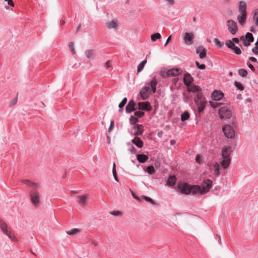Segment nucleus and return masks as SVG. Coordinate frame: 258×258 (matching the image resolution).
Masks as SVG:
<instances>
[{
    "instance_id": "nucleus-12",
    "label": "nucleus",
    "mask_w": 258,
    "mask_h": 258,
    "mask_svg": "<svg viewBox=\"0 0 258 258\" xmlns=\"http://www.w3.org/2000/svg\"><path fill=\"white\" fill-rule=\"evenodd\" d=\"M168 71L169 77L178 76L183 73L182 69L180 68H172Z\"/></svg>"
},
{
    "instance_id": "nucleus-44",
    "label": "nucleus",
    "mask_w": 258,
    "mask_h": 258,
    "mask_svg": "<svg viewBox=\"0 0 258 258\" xmlns=\"http://www.w3.org/2000/svg\"><path fill=\"white\" fill-rule=\"evenodd\" d=\"M69 48H70L71 51L72 52V54H75L76 53V51H75V48H74V42H70L69 44Z\"/></svg>"
},
{
    "instance_id": "nucleus-23",
    "label": "nucleus",
    "mask_w": 258,
    "mask_h": 258,
    "mask_svg": "<svg viewBox=\"0 0 258 258\" xmlns=\"http://www.w3.org/2000/svg\"><path fill=\"white\" fill-rule=\"evenodd\" d=\"M188 87V91L189 92H199L201 91V89L200 87L196 86L195 85H190L189 86H187Z\"/></svg>"
},
{
    "instance_id": "nucleus-40",
    "label": "nucleus",
    "mask_w": 258,
    "mask_h": 258,
    "mask_svg": "<svg viewBox=\"0 0 258 258\" xmlns=\"http://www.w3.org/2000/svg\"><path fill=\"white\" fill-rule=\"evenodd\" d=\"M245 40H248L249 42L253 41V37L252 34L250 33H247L245 36Z\"/></svg>"
},
{
    "instance_id": "nucleus-55",
    "label": "nucleus",
    "mask_w": 258,
    "mask_h": 258,
    "mask_svg": "<svg viewBox=\"0 0 258 258\" xmlns=\"http://www.w3.org/2000/svg\"><path fill=\"white\" fill-rule=\"evenodd\" d=\"M240 39H241V40H243V44H244V46H248L249 45H250V42H249V41H248V40H246L244 39L243 37H242H242L240 38Z\"/></svg>"
},
{
    "instance_id": "nucleus-47",
    "label": "nucleus",
    "mask_w": 258,
    "mask_h": 258,
    "mask_svg": "<svg viewBox=\"0 0 258 258\" xmlns=\"http://www.w3.org/2000/svg\"><path fill=\"white\" fill-rule=\"evenodd\" d=\"M104 67L106 69H109L111 68V67H112V61H111V60H108V61H107L105 63V64L104 65Z\"/></svg>"
},
{
    "instance_id": "nucleus-46",
    "label": "nucleus",
    "mask_w": 258,
    "mask_h": 258,
    "mask_svg": "<svg viewBox=\"0 0 258 258\" xmlns=\"http://www.w3.org/2000/svg\"><path fill=\"white\" fill-rule=\"evenodd\" d=\"M130 120L131 123H132V124H135V123L138 121V118H137V117L135 116V115L132 116L131 117Z\"/></svg>"
},
{
    "instance_id": "nucleus-17",
    "label": "nucleus",
    "mask_w": 258,
    "mask_h": 258,
    "mask_svg": "<svg viewBox=\"0 0 258 258\" xmlns=\"http://www.w3.org/2000/svg\"><path fill=\"white\" fill-rule=\"evenodd\" d=\"M206 101L205 100H200L199 101L198 100H196V103L198 107V111L201 112L205 108Z\"/></svg>"
},
{
    "instance_id": "nucleus-43",
    "label": "nucleus",
    "mask_w": 258,
    "mask_h": 258,
    "mask_svg": "<svg viewBox=\"0 0 258 258\" xmlns=\"http://www.w3.org/2000/svg\"><path fill=\"white\" fill-rule=\"evenodd\" d=\"M147 171L150 174H153L155 172V170L153 166H149L147 168Z\"/></svg>"
},
{
    "instance_id": "nucleus-22",
    "label": "nucleus",
    "mask_w": 258,
    "mask_h": 258,
    "mask_svg": "<svg viewBox=\"0 0 258 258\" xmlns=\"http://www.w3.org/2000/svg\"><path fill=\"white\" fill-rule=\"evenodd\" d=\"M148 156L146 155L141 154L137 155V159L140 163H145L148 159Z\"/></svg>"
},
{
    "instance_id": "nucleus-37",
    "label": "nucleus",
    "mask_w": 258,
    "mask_h": 258,
    "mask_svg": "<svg viewBox=\"0 0 258 258\" xmlns=\"http://www.w3.org/2000/svg\"><path fill=\"white\" fill-rule=\"evenodd\" d=\"M112 173H113V175L114 178V179L116 181H118V178L117 176V173H116V166H115V164L114 162L113 164Z\"/></svg>"
},
{
    "instance_id": "nucleus-35",
    "label": "nucleus",
    "mask_w": 258,
    "mask_h": 258,
    "mask_svg": "<svg viewBox=\"0 0 258 258\" xmlns=\"http://www.w3.org/2000/svg\"><path fill=\"white\" fill-rule=\"evenodd\" d=\"M10 239H11L13 241H14L15 242H18V239L17 238V237L14 235L13 234L11 231H10L9 233H8L6 234Z\"/></svg>"
},
{
    "instance_id": "nucleus-63",
    "label": "nucleus",
    "mask_w": 258,
    "mask_h": 258,
    "mask_svg": "<svg viewBox=\"0 0 258 258\" xmlns=\"http://www.w3.org/2000/svg\"><path fill=\"white\" fill-rule=\"evenodd\" d=\"M166 1L171 6H173L174 4V0H166Z\"/></svg>"
},
{
    "instance_id": "nucleus-4",
    "label": "nucleus",
    "mask_w": 258,
    "mask_h": 258,
    "mask_svg": "<svg viewBox=\"0 0 258 258\" xmlns=\"http://www.w3.org/2000/svg\"><path fill=\"white\" fill-rule=\"evenodd\" d=\"M212 186V181L211 180L207 179L204 180L201 184V186H199V191H198V194H203L207 193L209 191Z\"/></svg>"
},
{
    "instance_id": "nucleus-50",
    "label": "nucleus",
    "mask_w": 258,
    "mask_h": 258,
    "mask_svg": "<svg viewBox=\"0 0 258 258\" xmlns=\"http://www.w3.org/2000/svg\"><path fill=\"white\" fill-rule=\"evenodd\" d=\"M196 65L200 70H204L206 68L204 64H201L198 61H196Z\"/></svg>"
},
{
    "instance_id": "nucleus-16",
    "label": "nucleus",
    "mask_w": 258,
    "mask_h": 258,
    "mask_svg": "<svg viewBox=\"0 0 258 258\" xmlns=\"http://www.w3.org/2000/svg\"><path fill=\"white\" fill-rule=\"evenodd\" d=\"M193 81V78L189 73H186V74H185L183 78V82L186 85V86H189L192 83Z\"/></svg>"
},
{
    "instance_id": "nucleus-20",
    "label": "nucleus",
    "mask_w": 258,
    "mask_h": 258,
    "mask_svg": "<svg viewBox=\"0 0 258 258\" xmlns=\"http://www.w3.org/2000/svg\"><path fill=\"white\" fill-rule=\"evenodd\" d=\"M246 4L243 1H240L239 4L238 11L239 13H246Z\"/></svg>"
},
{
    "instance_id": "nucleus-41",
    "label": "nucleus",
    "mask_w": 258,
    "mask_h": 258,
    "mask_svg": "<svg viewBox=\"0 0 258 258\" xmlns=\"http://www.w3.org/2000/svg\"><path fill=\"white\" fill-rule=\"evenodd\" d=\"M214 42L216 46L219 48H222L223 46V43L221 42L218 38H215L214 39Z\"/></svg>"
},
{
    "instance_id": "nucleus-27",
    "label": "nucleus",
    "mask_w": 258,
    "mask_h": 258,
    "mask_svg": "<svg viewBox=\"0 0 258 258\" xmlns=\"http://www.w3.org/2000/svg\"><path fill=\"white\" fill-rule=\"evenodd\" d=\"M0 228L6 235L10 232L8 230L7 224L3 221H0Z\"/></svg>"
},
{
    "instance_id": "nucleus-30",
    "label": "nucleus",
    "mask_w": 258,
    "mask_h": 258,
    "mask_svg": "<svg viewBox=\"0 0 258 258\" xmlns=\"http://www.w3.org/2000/svg\"><path fill=\"white\" fill-rule=\"evenodd\" d=\"M85 54L89 59H93L95 56L94 51L91 49L87 50L85 51Z\"/></svg>"
},
{
    "instance_id": "nucleus-1",
    "label": "nucleus",
    "mask_w": 258,
    "mask_h": 258,
    "mask_svg": "<svg viewBox=\"0 0 258 258\" xmlns=\"http://www.w3.org/2000/svg\"><path fill=\"white\" fill-rule=\"evenodd\" d=\"M230 147L229 146H224L221 151V156L222 159L220 164L224 169L227 168L230 163L231 159L230 158Z\"/></svg>"
},
{
    "instance_id": "nucleus-58",
    "label": "nucleus",
    "mask_w": 258,
    "mask_h": 258,
    "mask_svg": "<svg viewBox=\"0 0 258 258\" xmlns=\"http://www.w3.org/2000/svg\"><path fill=\"white\" fill-rule=\"evenodd\" d=\"M252 51L256 55L258 54V47L257 46L253 47L252 49Z\"/></svg>"
},
{
    "instance_id": "nucleus-32",
    "label": "nucleus",
    "mask_w": 258,
    "mask_h": 258,
    "mask_svg": "<svg viewBox=\"0 0 258 258\" xmlns=\"http://www.w3.org/2000/svg\"><path fill=\"white\" fill-rule=\"evenodd\" d=\"M189 118V113L185 111L181 115V120L182 121H184Z\"/></svg>"
},
{
    "instance_id": "nucleus-18",
    "label": "nucleus",
    "mask_w": 258,
    "mask_h": 258,
    "mask_svg": "<svg viewBox=\"0 0 258 258\" xmlns=\"http://www.w3.org/2000/svg\"><path fill=\"white\" fill-rule=\"evenodd\" d=\"M21 181L22 183L27 184L28 186L34 188V189L38 188L39 187V185L38 183L33 182L27 179H22L21 180Z\"/></svg>"
},
{
    "instance_id": "nucleus-29",
    "label": "nucleus",
    "mask_w": 258,
    "mask_h": 258,
    "mask_svg": "<svg viewBox=\"0 0 258 258\" xmlns=\"http://www.w3.org/2000/svg\"><path fill=\"white\" fill-rule=\"evenodd\" d=\"M213 168H214V172L215 174H216V176L217 177L219 176V175L220 174V165L218 163H215L213 165Z\"/></svg>"
},
{
    "instance_id": "nucleus-25",
    "label": "nucleus",
    "mask_w": 258,
    "mask_h": 258,
    "mask_svg": "<svg viewBox=\"0 0 258 258\" xmlns=\"http://www.w3.org/2000/svg\"><path fill=\"white\" fill-rule=\"evenodd\" d=\"M246 18V13H239L237 16V20L241 25H243Z\"/></svg>"
},
{
    "instance_id": "nucleus-59",
    "label": "nucleus",
    "mask_w": 258,
    "mask_h": 258,
    "mask_svg": "<svg viewBox=\"0 0 258 258\" xmlns=\"http://www.w3.org/2000/svg\"><path fill=\"white\" fill-rule=\"evenodd\" d=\"M6 2H8L9 5L14 7L15 6L14 3L13 2V0H5Z\"/></svg>"
},
{
    "instance_id": "nucleus-2",
    "label": "nucleus",
    "mask_w": 258,
    "mask_h": 258,
    "mask_svg": "<svg viewBox=\"0 0 258 258\" xmlns=\"http://www.w3.org/2000/svg\"><path fill=\"white\" fill-rule=\"evenodd\" d=\"M178 188L182 194L188 195L190 193L197 194L199 191L198 185L190 186L186 183H180L178 184Z\"/></svg>"
},
{
    "instance_id": "nucleus-38",
    "label": "nucleus",
    "mask_w": 258,
    "mask_h": 258,
    "mask_svg": "<svg viewBox=\"0 0 258 258\" xmlns=\"http://www.w3.org/2000/svg\"><path fill=\"white\" fill-rule=\"evenodd\" d=\"M238 74L242 77H245L247 75V72L245 69H241L238 71Z\"/></svg>"
},
{
    "instance_id": "nucleus-26",
    "label": "nucleus",
    "mask_w": 258,
    "mask_h": 258,
    "mask_svg": "<svg viewBox=\"0 0 258 258\" xmlns=\"http://www.w3.org/2000/svg\"><path fill=\"white\" fill-rule=\"evenodd\" d=\"M206 49L202 47H198L197 49V53H200L199 56L201 58H203L206 56Z\"/></svg>"
},
{
    "instance_id": "nucleus-48",
    "label": "nucleus",
    "mask_w": 258,
    "mask_h": 258,
    "mask_svg": "<svg viewBox=\"0 0 258 258\" xmlns=\"http://www.w3.org/2000/svg\"><path fill=\"white\" fill-rule=\"evenodd\" d=\"M253 19L255 21V24L258 26V9L255 11Z\"/></svg>"
},
{
    "instance_id": "nucleus-31",
    "label": "nucleus",
    "mask_w": 258,
    "mask_h": 258,
    "mask_svg": "<svg viewBox=\"0 0 258 258\" xmlns=\"http://www.w3.org/2000/svg\"><path fill=\"white\" fill-rule=\"evenodd\" d=\"M80 231V230L78 228H74L67 231L66 232L68 234L70 235H75L78 234Z\"/></svg>"
},
{
    "instance_id": "nucleus-15",
    "label": "nucleus",
    "mask_w": 258,
    "mask_h": 258,
    "mask_svg": "<svg viewBox=\"0 0 258 258\" xmlns=\"http://www.w3.org/2000/svg\"><path fill=\"white\" fill-rule=\"evenodd\" d=\"M224 94L220 91L215 90L212 94V98L214 100H220L223 98Z\"/></svg>"
},
{
    "instance_id": "nucleus-56",
    "label": "nucleus",
    "mask_w": 258,
    "mask_h": 258,
    "mask_svg": "<svg viewBox=\"0 0 258 258\" xmlns=\"http://www.w3.org/2000/svg\"><path fill=\"white\" fill-rule=\"evenodd\" d=\"M220 103L215 102H210L211 106L213 108H216L220 105Z\"/></svg>"
},
{
    "instance_id": "nucleus-24",
    "label": "nucleus",
    "mask_w": 258,
    "mask_h": 258,
    "mask_svg": "<svg viewBox=\"0 0 258 258\" xmlns=\"http://www.w3.org/2000/svg\"><path fill=\"white\" fill-rule=\"evenodd\" d=\"M176 178L174 175H171L169 177L167 181V185L169 186H172L175 185Z\"/></svg>"
},
{
    "instance_id": "nucleus-11",
    "label": "nucleus",
    "mask_w": 258,
    "mask_h": 258,
    "mask_svg": "<svg viewBox=\"0 0 258 258\" xmlns=\"http://www.w3.org/2000/svg\"><path fill=\"white\" fill-rule=\"evenodd\" d=\"M194 38V35L192 33L186 32L184 34L183 40L184 43L188 45H190L193 43V39Z\"/></svg>"
},
{
    "instance_id": "nucleus-42",
    "label": "nucleus",
    "mask_w": 258,
    "mask_h": 258,
    "mask_svg": "<svg viewBox=\"0 0 258 258\" xmlns=\"http://www.w3.org/2000/svg\"><path fill=\"white\" fill-rule=\"evenodd\" d=\"M127 102V98H124L122 101L119 104L118 107L119 108V111H122V108L123 107V106L125 105Z\"/></svg>"
},
{
    "instance_id": "nucleus-36",
    "label": "nucleus",
    "mask_w": 258,
    "mask_h": 258,
    "mask_svg": "<svg viewBox=\"0 0 258 258\" xmlns=\"http://www.w3.org/2000/svg\"><path fill=\"white\" fill-rule=\"evenodd\" d=\"M160 75H161L163 78H168V77H169L168 71V70H167V71H166V70H165V69L162 70L160 71Z\"/></svg>"
},
{
    "instance_id": "nucleus-61",
    "label": "nucleus",
    "mask_w": 258,
    "mask_h": 258,
    "mask_svg": "<svg viewBox=\"0 0 258 258\" xmlns=\"http://www.w3.org/2000/svg\"><path fill=\"white\" fill-rule=\"evenodd\" d=\"M171 35L169 36L168 37V38H167V40H166V43H165V45H164V46H166L168 44V43L169 42V41L171 40Z\"/></svg>"
},
{
    "instance_id": "nucleus-7",
    "label": "nucleus",
    "mask_w": 258,
    "mask_h": 258,
    "mask_svg": "<svg viewBox=\"0 0 258 258\" xmlns=\"http://www.w3.org/2000/svg\"><path fill=\"white\" fill-rule=\"evenodd\" d=\"M227 26L228 27L229 32L232 34H235L237 31V26L235 22L232 20L227 21Z\"/></svg>"
},
{
    "instance_id": "nucleus-28",
    "label": "nucleus",
    "mask_w": 258,
    "mask_h": 258,
    "mask_svg": "<svg viewBox=\"0 0 258 258\" xmlns=\"http://www.w3.org/2000/svg\"><path fill=\"white\" fill-rule=\"evenodd\" d=\"M157 84V81L155 78H154L150 82V86L151 87V91L153 93H155L156 91V85Z\"/></svg>"
},
{
    "instance_id": "nucleus-57",
    "label": "nucleus",
    "mask_w": 258,
    "mask_h": 258,
    "mask_svg": "<svg viewBox=\"0 0 258 258\" xmlns=\"http://www.w3.org/2000/svg\"><path fill=\"white\" fill-rule=\"evenodd\" d=\"M113 127H114V122L113 120H111L110 122V126L109 127V128H108V132L110 133L112 131V130H113Z\"/></svg>"
},
{
    "instance_id": "nucleus-45",
    "label": "nucleus",
    "mask_w": 258,
    "mask_h": 258,
    "mask_svg": "<svg viewBox=\"0 0 258 258\" xmlns=\"http://www.w3.org/2000/svg\"><path fill=\"white\" fill-rule=\"evenodd\" d=\"M142 198L145 200H146L147 202H149L151 203L152 205H155V202L150 198L146 197L145 196H142Z\"/></svg>"
},
{
    "instance_id": "nucleus-3",
    "label": "nucleus",
    "mask_w": 258,
    "mask_h": 258,
    "mask_svg": "<svg viewBox=\"0 0 258 258\" xmlns=\"http://www.w3.org/2000/svg\"><path fill=\"white\" fill-rule=\"evenodd\" d=\"M219 116L222 119H229L232 116V112L229 107L223 106L219 110Z\"/></svg>"
},
{
    "instance_id": "nucleus-14",
    "label": "nucleus",
    "mask_w": 258,
    "mask_h": 258,
    "mask_svg": "<svg viewBox=\"0 0 258 258\" xmlns=\"http://www.w3.org/2000/svg\"><path fill=\"white\" fill-rule=\"evenodd\" d=\"M135 105L136 103L135 101L133 100H130L125 107L126 112L130 113L132 111H135L136 110Z\"/></svg>"
},
{
    "instance_id": "nucleus-52",
    "label": "nucleus",
    "mask_w": 258,
    "mask_h": 258,
    "mask_svg": "<svg viewBox=\"0 0 258 258\" xmlns=\"http://www.w3.org/2000/svg\"><path fill=\"white\" fill-rule=\"evenodd\" d=\"M235 85L240 90H243L244 89L242 85L239 82H235Z\"/></svg>"
},
{
    "instance_id": "nucleus-5",
    "label": "nucleus",
    "mask_w": 258,
    "mask_h": 258,
    "mask_svg": "<svg viewBox=\"0 0 258 258\" xmlns=\"http://www.w3.org/2000/svg\"><path fill=\"white\" fill-rule=\"evenodd\" d=\"M30 199L32 203L35 207H38L40 205V195L36 190H32L30 191Z\"/></svg>"
},
{
    "instance_id": "nucleus-13",
    "label": "nucleus",
    "mask_w": 258,
    "mask_h": 258,
    "mask_svg": "<svg viewBox=\"0 0 258 258\" xmlns=\"http://www.w3.org/2000/svg\"><path fill=\"white\" fill-rule=\"evenodd\" d=\"M138 108L140 110L150 111L152 107L149 102H140L138 103Z\"/></svg>"
},
{
    "instance_id": "nucleus-39",
    "label": "nucleus",
    "mask_w": 258,
    "mask_h": 258,
    "mask_svg": "<svg viewBox=\"0 0 258 258\" xmlns=\"http://www.w3.org/2000/svg\"><path fill=\"white\" fill-rule=\"evenodd\" d=\"M226 45L231 49H233L234 47L235 46L233 42L231 40H227L225 42Z\"/></svg>"
},
{
    "instance_id": "nucleus-64",
    "label": "nucleus",
    "mask_w": 258,
    "mask_h": 258,
    "mask_svg": "<svg viewBox=\"0 0 258 258\" xmlns=\"http://www.w3.org/2000/svg\"><path fill=\"white\" fill-rule=\"evenodd\" d=\"M130 152L132 153H135V152H136V149L134 147V146H132V147L130 149Z\"/></svg>"
},
{
    "instance_id": "nucleus-6",
    "label": "nucleus",
    "mask_w": 258,
    "mask_h": 258,
    "mask_svg": "<svg viewBox=\"0 0 258 258\" xmlns=\"http://www.w3.org/2000/svg\"><path fill=\"white\" fill-rule=\"evenodd\" d=\"M222 131L227 138L232 139L234 137L235 132L233 128L230 125H224L222 126Z\"/></svg>"
},
{
    "instance_id": "nucleus-19",
    "label": "nucleus",
    "mask_w": 258,
    "mask_h": 258,
    "mask_svg": "<svg viewBox=\"0 0 258 258\" xmlns=\"http://www.w3.org/2000/svg\"><path fill=\"white\" fill-rule=\"evenodd\" d=\"M106 26L108 29H116L118 27V23L116 20H112L106 23Z\"/></svg>"
},
{
    "instance_id": "nucleus-53",
    "label": "nucleus",
    "mask_w": 258,
    "mask_h": 258,
    "mask_svg": "<svg viewBox=\"0 0 258 258\" xmlns=\"http://www.w3.org/2000/svg\"><path fill=\"white\" fill-rule=\"evenodd\" d=\"M232 50L237 54H240L241 53L240 49L236 46H235L234 47V48H233V49H232Z\"/></svg>"
},
{
    "instance_id": "nucleus-10",
    "label": "nucleus",
    "mask_w": 258,
    "mask_h": 258,
    "mask_svg": "<svg viewBox=\"0 0 258 258\" xmlns=\"http://www.w3.org/2000/svg\"><path fill=\"white\" fill-rule=\"evenodd\" d=\"M150 88L149 87H144L140 90V94L143 100L148 98L150 94Z\"/></svg>"
},
{
    "instance_id": "nucleus-34",
    "label": "nucleus",
    "mask_w": 258,
    "mask_h": 258,
    "mask_svg": "<svg viewBox=\"0 0 258 258\" xmlns=\"http://www.w3.org/2000/svg\"><path fill=\"white\" fill-rule=\"evenodd\" d=\"M147 63V60L145 59L143 60L138 66L137 72L139 73L143 69L145 65Z\"/></svg>"
},
{
    "instance_id": "nucleus-9",
    "label": "nucleus",
    "mask_w": 258,
    "mask_h": 258,
    "mask_svg": "<svg viewBox=\"0 0 258 258\" xmlns=\"http://www.w3.org/2000/svg\"><path fill=\"white\" fill-rule=\"evenodd\" d=\"M77 202L81 205L82 207H85L87 204L88 200V195L87 194H83L77 196Z\"/></svg>"
},
{
    "instance_id": "nucleus-62",
    "label": "nucleus",
    "mask_w": 258,
    "mask_h": 258,
    "mask_svg": "<svg viewBox=\"0 0 258 258\" xmlns=\"http://www.w3.org/2000/svg\"><path fill=\"white\" fill-rule=\"evenodd\" d=\"M248 67H249V69H250L252 72H254V71H255V69H254V68L253 67V66L251 64H250V63L248 64Z\"/></svg>"
},
{
    "instance_id": "nucleus-21",
    "label": "nucleus",
    "mask_w": 258,
    "mask_h": 258,
    "mask_svg": "<svg viewBox=\"0 0 258 258\" xmlns=\"http://www.w3.org/2000/svg\"><path fill=\"white\" fill-rule=\"evenodd\" d=\"M132 142L138 148H141L143 146V142L138 137H135Z\"/></svg>"
},
{
    "instance_id": "nucleus-60",
    "label": "nucleus",
    "mask_w": 258,
    "mask_h": 258,
    "mask_svg": "<svg viewBox=\"0 0 258 258\" xmlns=\"http://www.w3.org/2000/svg\"><path fill=\"white\" fill-rule=\"evenodd\" d=\"M196 161L197 163H200L201 162V156L200 155H197L196 157Z\"/></svg>"
},
{
    "instance_id": "nucleus-51",
    "label": "nucleus",
    "mask_w": 258,
    "mask_h": 258,
    "mask_svg": "<svg viewBox=\"0 0 258 258\" xmlns=\"http://www.w3.org/2000/svg\"><path fill=\"white\" fill-rule=\"evenodd\" d=\"M196 100H199V101L200 100H205L204 98H203L202 94L201 93V92H198V93L197 94V96H196V98L195 101H196Z\"/></svg>"
},
{
    "instance_id": "nucleus-33",
    "label": "nucleus",
    "mask_w": 258,
    "mask_h": 258,
    "mask_svg": "<svg viewBox=\"0 0 258 258\" xmlns=\"http://www.w3.org/2000/svg\"><path fill=\"white\" fill-rule=\"evenodd\" d=\"M161 38V35L159 33H156L151 36V39L152 41H155L157 39Z\"/></svg>"
},
{
    "instance_id": "nucleus-49",
    "label": "nucleus",
    "mask_w": 258,
    "mask_h": 258,
    "mask_svg": "<svg viewBox=\"0 0 258 258\" xmlns=\"http://www.w3.org/2000/svg\"><path fill=\"white\" fill-rule=\"evenodd\" d=\"M144 115V112L140 111H138L135 112L134 115L137 118L138 117H141Z\"/></svg>"
},
{
    "instance_id": "nucleus-8",
    "label": "nucleus",
    "mask_w": 258,
    "mask_h": 258,
    "mask_svg": "<svg viewBox=\"0 0 258 258\" xmlns=\"http://www.w3.org/2000/svg\"><path fill=\"white\" fill-rule=\"evenodd\" d=\"M143 132L144 130L142 125L135 124L131 131V134L134 136H139L142 135Z\"/></svg>"
},
{
    "instance_id": "nucleus-54",
    "label": "nucleus",
    "mask_w": 258,
    "mask_h": 258,
    "mask_svg": "<svg viewBox=\"0 0 258 258\" xmlns=\"http://www.w3.org/2000/svg\"><path fill=\"white\" fill-rule=\"evenodd\" d=\"M110 213L111 215L115 216H120L121 215V213L119 211H113Z\"/></svg>"
}]
</instances>
